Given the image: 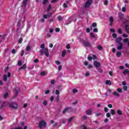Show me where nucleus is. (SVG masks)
Wrapping results in <instances>:
<instances>
[{
	"mask_svg": "<svg viewBox=\"0 0 129 129\" xmlns=\"http://www.w3.org/2000/svg\"><path fill=\"white\" fill-rule=\"evenodd\" d=\"M41 56H43L45 54L46 57H49L48 49L47 48H44L43 50L41 49L40 50Z\"/></svg>",
	"mask_w": 129,
	"mask_h": 129,
	"instance_id": "obj_1",
	"label": "nucleus"
},
{
	"mask_svg": "<svg viewBox=\"0 0 129 129\" xmlns=\"http://www.w3.org/2000/svg\"><path fill=\"white\" fill-rule=\"evenodd\" d=\"M47 126V123L46 121L44 120H41L38 124V126L39 128L42 129V128H45L46 126Z\"/></svg>",
	"mask_w": 129,
	"mask_h": 129,
	"instance_id": "obj_2",
	"label": "nucleus"
},
{
	"mask_svg": "<svg viewBox=\"0 0 129 129\" xmlns=\"http://www.w3.org/2000/svg\"><path fill=\"white\" fill-rule=\"evenodd\" d=\"M9 107H11V108H13V109H17L19 106L18 105V103L16 102H12L9 104Z\"/></svg>",
	"mask_w": 129,
	"mask_h": 129,
	"instance_id": "obj_3",
	"label": "nucleus"
},
{
	"mask_svg": "<svg viewBox=\"0 0 129 129\" xmlns=\"http://www.w3.org/2000/svg\"><path fill=\"white\" fill-rule=\"evenodd\" d=\"M93 0H87L86 4L85 5V8H89L92 5Z\"/></svg>",
	"mask_w": 129,
	"mask_h": 129,
	"instance_id": "obj_4",
	"label": "nucleus"
},
{
	"mask_svg": "<svg viewBox=\"0 0 129 129\" xmlns=\"http://www.w3.org/2000/svg\"><path fill=\"white\" fill-rule=\"evenodd\" d=\"M83 43L85 47H91V44L88 40H83Z\"/></svg>",
	"mask_w": 129,
	"mask_h": 129,
	"instance_id": "obj_5",
	"label": "nucleus"
},
{
	"mask_svg": "<svg viewBox=\"0 0 129 129\" xmlns=\"http://www.w3.org/2000/svg\"><path fill=\"white\" fill-rule=\"evenodd\" d=\"M123 48V44L122 43H119L117 44V49L119 50L122 49Z\"/></svg>",
	"mask_w": 129,
	"mask_h": 129,
	"instance_id": "obj_6",
	"label": "nucleus"
},
{
	"mask_svg": "<svg viewBox=\"0 0 129 129\" xmlns=\"http://www.w3.org/2000/svg\"><path fill=\"white\" fill-rule=\"evenodd\" d=\"M100 62L98 61L97 60H95L94 61V66L96 67V68H98V67H100Z\"/></svg>",
	"mask_w": 129,
	"mask_h": 129,
	"instance_id": "obj_7",
	"label": "nucleus"
},
{
	"mask_svg": "<svg viewBox=\"0 0 129 129\" xmlns=\"http://www.w3.org/2000/svg\"><path fill=\"white\" fill-rule=\"evenodd\" d=\"M21 22L25 23L26 22V16L24 15H22L21 18H20Z\"/></svg>",
	"mask_w": 129,
	"mask_h": 129,
	"instance_id": "obj_8",
	"label": "nucleus"
},
{
	"mask_svg": "<svg viewBox=\"0 0 129 129\" xmlns=\"http://www.w3.org/2000/svg\"><path fill=\"white\" fill-rule=\"evenodd\" d=\"M69 109H72V108L71 107H68L67 108H65L62 111V113L63 114H65L68 110H69Z\"/></svg>",
	"mask_w": 129,
	"mask_h": 129,
	"instance_id": "obj_9",
	"label": "nucleus"
},
{
	"mask_svg": "<svg viewBox=\"0 0 129 129\" xmlns=\"http://www.w3.org/2000/svg\"><path fill=\"white\" fill-rule=\"evenodd\" d=\"M122 40V38L121 37H118L115 39V42L117 43V44H119V43H122L120 42Z\"/></svg>",
	"mask_w": 129,
	"mask_h": 129,
	"instance_id": "obj_10",
	"label": "nucleus"
},
{
	"mask_svg": "<svg viewBox=\"0 0 129 129\" xmlns=\"http://www.w3.org/2000/svg\"><path fill=\"white\" fill-rule=\"evenodd\" d=\"M27 68V64L24 63L22 67L19 69V71L22 70V69H26Z\"/></svg>",
	"mask_w": 129,
	"mask_h": 129,
	"instance_id": "obj_11",
	"label": "nucleus"
},
{
	"mask_svg": "<svg viewBox=\"0 0 129 129\" xmlns=\"http://www.w3.org/2000/svg\"><path fill=\"white\" fill-rule=\"evenodd\" d=\"M109 22H110V26H112V23H113V18L112 17H110Z\"/></svg>",
	"mask_w": 129,
	"mask_h": 129,
	"instance_id": "obj_12",
	"label": "nucleus"
},
{
	"mask_svg": "<svg viewBox=\"0 0 129 129\" xmlns=\"http://www.w3.org/2000/svg\"><path fill=\"white\" fill-rule=\"evenodd\" d=\"M125 30L127 34H129V25H125Z\"/></svg>",
	"mask_w": 129,
	"mask_h": 129,
	"instance_id": "obj_13",
	"label": "nucleus"
},
{
	"mask_svg": "<svg viewBox=\"0 0 129 129\" xmlns=\"http://www.w3.org/2000/svg\"><path fill=\"white\" fill-rule=\"evenodd\" d=\"M112 92V90L111 89H108L107 90L106 93L105 94V95H108V94H109V93H111V92Z\"/></svg>",
	"mask_w": 129,
	"mask_h": 129,
	"instance_id": "obj_14",
	"label": "nucleus"
},
{
	"mask_svg": "<svg viewBox=\"0 0 129 129\" xmlns=\"http://www.w3.org/2000/svg\"><path fill=\"white\" fill-rule=\"evenodd\" d=\"M28 1L29 0H23V1L22 2V4L24 7H26V6H27V4L28 3Z\"/></svg>",
	"mask_w": 129,
	"mask_h": 129,
	"instance_id": "obj_15",
	"label": "nucleus"
},
{
	"mask_svg": "<svg viewBox=\"0 0 129 129\" xmlns=\"http://www.w3.org/2000/svg\"><path fill=\"white\" fill-rule=\"evenodd\" d=\"M92 112L91 110L89 109V110H87L86 114H87L88 115H91Z\"/></svg>",
	"mask_w": 129,
	"mask_h": 129,
	"instance_id": "obj_16",
	"label": "nucleus"
},
{
	"mask_svg": "<svg viewBox=\"0 0 129 129\" xmlns=\"http://www.w3.org/2000/svg\"><path fill=\"white\" fill-rule=\"evenodd\" d=\"M105 84H106V85H111V81H110V80H106L105 81Z\"/></svg>",
	"mask_w": 129,
	"mask_h": 129,
	"instance_id": "obj_17",
	"label": "nucleus"
},
{
	"mask_svg": "<svg viewBox=\"0 0 129 129\" xmlns=\"http://www.w3.org/2000/svg\"><path fill=\"white\" fill-rule=\"evenodd\" d=\"M128 73H129V70H125L123 72V74H124V75H125L126 74H128Z\"/></svg>",
	"mask_w": 129,
	"mask_h": 129,
	"instance_id": "obj_18",
	"label": "nucleus"
},
{
	"mask_svg": "<svg viewBox=\"0 0 129 129\" xmlns=\"http://www.w3.org/2000/svg\"><path fill=\"white\" fill-rule=\"evenodd\" d=\"M117 57H120L121 55V51H118L117 52L116 54Z\"/></svg>",
	"mask_w": 129,
	"mask_h": 129,
	"instance_id": "obj_19",
	"label": "nucleus"
},
{
	"mask_svg": "<svg viewBox=\"0 0 129 129\" xmlns=\"http://www.w3.org/2000/svg\"><path fill=\"white\" fill-rule=\"evenodd\" d=\"M97 49L98 50H99L100 51H101V50H102V49H103V47H102V46L99 45L97 46Z\"/></svg>",
	"mask_w": 129,
	"mask_h": 129,
	"instance_id": "obj_20",
	"label": "nucleus"
},
{
	"mask_svg": "<svg viewBox=\"0 0 129 129\" xmlns=\"http://www.w3.org/2000/svg\"><path fill=\"white\" fill-rule=\"evenodd\" d=\"M67 4H69V1H67L66 3L63 4V8H68V6L67 5Z\"/></svg>",
	"mask_w": 129,
	"mask_h": 129,
	"instance_id": "obj_21",
	"label": "nucleus"
},
{
	"mask_svg": "<svg viewBox=\"0 0 129 129\" xmlns=\"http://www.w3.org/2000/svg\"><path fill=\"white\" fill-rule=\"evenodd\" d=\"M49 2V0H43L42 4L44 6L47 5V3Z\"/></svg>",
	"mask_w": 129,
	"mask_h": 129,
	"instance_id": "obj_22",
	"label": "nucleus"
},
{
	"mask_svg": "<svg viewBox=\"0 0 129 129\" xmlns=\"http://www.w3.org/2000/svg\"><path fill=\"white\" fill-rule=\"evenodd\" d=\"M74 116H72L71 117H70L69 120H68V122L69 123H70V122H71L73 119V118H74Z\"/></svg>",
	"mask_w": 129,
	"mask_h": 129,
	"instance_id": "obj_23",
	"label": "nucleus"
},
{
	"mask_svg": "<svg viewBox=\"0 0 129 129\" xmlns=\"http://www.w3.org/2000/svg\"><path fill=\"white\" fill-rule=\"evenodd\" d=\"M3 80L4 81H7V80H8V77L7 76V75H4Z\"/></svg>",
	"mask_w": 129,
	"mask_h": 129,
	"instance_id": "obj_24",
	"label": "nucleus"
},
{
	"mask_svg": "<svg viewBox=\"0 0 129 129\" xmlns=\"http://www.w3.org/2000/svg\"><path fill=\"white\" fill-rule=\"evenodd\" d=\"M113 94L114 95H115V96H117V97H118V96H119V94H118V93L116 92H114L113 93Z\"/></svg>",
	"mask_w": 129,
	"mask_h": 129,
	"instance_id": "obj_25",
	"label": "nucleus"
},
{
	"mask_svg": "<svg viewBox=\"0 0 129 129\" xmlns=\"http://www.w3.org/2000/svg\"><path fill=\"white\" fill-rule=\"evenodd\" d=\"M92 27H93V28H95L96 27H97V24H96V23L95 22L93 23L92 24Z\"/></svg>",
	"mask_w": 129,
	"mask_h": 129,
	"instance_id": "obj_26",
	"label": "nucleus"
},
{
	"mask_svg": "<svg viewBox=\"0 0 129 129\" xmlns=\"http://www.w3.org/2000/svg\"><path fill=\"white\" fill-rule=\"evenodd\" d=\"M65 55H66V50H63L62 52L61 56H62V57H64V56H65Z\"/></svg>",
	"mask_w": 129,
	"mask_h": 129,
	"instance_id": "obj_27",
	"label": "nucleus"
},
{
	"mask_svg": "<svg viewBox=\"0 0 129 129\" xmlns=\"http://www.w3.org/2000/svg\"><path fill=\"white\" fill-rule=\"evenodd\" d=\"M110 112H111V114H112V115H114L115 113V111H114V110L112 109H111Z\"/></svg>",
	"mask_w": 129,
	"mask_h": 129,
	"instance_id": "obj_28",
	"label": "nucleus"
},
{
	"mask_svg": "<svg viewBox=\"0 0 129 129\" xmlns=\"http://www.w3.org/2000/svg\"><path fill=\"white\" fill-rule=\"evenodd\" d=\"M90 36L91 37V38H95V36L94 35V34H93V33L91 32L90 33Z\"/></svg>",
	"mask_w": 129,
	"mask_h": 129,
	"instance_id": "obj_29",
	"label": "nucleus"
},
{
	"mask_svg": "<svg viewBox=\"0 0 129 129\" xmlns=\"http://www.w3.org/2000/svg\"><path fill=\"white\" fill-rule=\"evenodd\" d=\"M117 114H119V115H121L122 114V112L120 111V110H118L117 111Z\"/></svg>",
	"mask_w": 129,
	"mask_h": 129,
	"instance_id": "obj_30",
	"label": "nucleus"
},
{
	"mask_svg": "<svg viewBox=\"0 0 129 129\" xmlns=\"http://www.w3.org/2000/svg\"><path fill=\"white\" fill-rule=\"evenodd\" d=\"M26 51H31V46H27L26 48Z\"/></svg>",
	"mask_w": 129,
	"mask_h": 129,
	"instance_id": "obj_31",
	"label": "nucleus"
},
{
	"mask_svg": "<svg viewBox=\"0 0 129 129\" xmlns=\"http://www.w3.org/2000/svg\"><path fill=\"white\" fill-rule=\"evenodd\" d=\"M55 94L56 95H59L60 94V91L58 90H55Z\"/></svg>",
	"mask_w": 129,
	"mask_h": 129,
	"instance_id": "obj_32",
	"label": "nucleus"
},
{
	"mask_svg": "<svg viewBox=\"0 0 129 129\" xmlns=\"http://www.w3.org/2000/svg\"><path fill=\"white\" fill-rule=\"evenodd\" d=\"M123 89L124 91H126L127 90V86H124L123 87Z\"/></svg>",
	"mask_w": 129,
	"mask_h": 129,
	"instance_id": "obj_33",
	"label": "nucleus"
},
{
	"mask_svg": "<svg viewBox=\"0 0 129 129\" xmlns=\"http://www.w3.org/2000/svg\"><path fill=\"white\" fill-rule=\"evenodd\" d=\"M58 21H62V20H63V18H62V17H61V16H58Z\"/></svg>",
	"mask_w": 129,
	"mask_h": 129,
	"instance_id": "obj_34",
	"label": "nucleus"
},
{
	"mask_svg": "<svg viewBox=\"0 0 129 129\" xmlns=\"http://www.w3.org/2000/svg\"><path fill=\"white\" fill-rule=\"evenodd\" d=\"M122 37L123 38H127L128 37V35L124 33L122 35Z\"/></svg>",
	"mask_w": 129,
	"mask_h": 129,
	"instance_id": "obj_35",
	"label": "nucleus"
},
{
	"mask_svg": "<svg viewBox=\"0 0 129 129\" xmlns=\"http://www.w3.org/2000/svg\"><path fill=\"white\" fill-rule=\"evenodd\" d=\"M51 8L52 6H51V5H49L48 7L47 8V12H49L50 10H51Z\"/></svg>",
	"mask_w": 129,
	"mask_h": 129,
	"instance_id": "obj_36",
	"label": "nucleus"
},
{
	"mask_svg": "<svg viewBox=\"0 0 129 129\" xmlns=\"http://www.w3.org/2000/svg\"><path fill=\"white\" fill-rule=\"evenodd\" d=\"M22 60H19L18 62V66H22Z\"/></svg>",
	"mask_w": 129,
	"mask_h": 129,
	"instance_id": "obj_37",
	"label": "nucleus"
},
{
	"mask_svg": "<svg viewBox=\"0 0 129 129\" xmlns=\"http://www.w3.org/2000/svg\"><path fill=\"white\" fill-rule=\"evenodd\" d=\"M88 60H89V61H91V60H92V56L88 55Z\"/></svg>",
	"mask_w": 129,
	"mask_h": 129,
	"instance_id": "obj_38",
	"label": "nucleus"
},
{
	"mask_svg": "<svg viewBox=\"0 0 129 129\" xmlns=\"http://www.w3.org/2000/svg\"><path fill=\"white\" fill-rule=\"evenodd\" d=\"M40 48L41 49H44V48H45V44L44 43L41 44L40 45Z\"/></svg>",
	"mask_w": 129,
	"mask_h": 129,
	"instance_id": "obj_39",
	"label": "nucleus"
},
{
	"mask_svg": "<svg viewBox=\"0 0 129 129\" xmlns=\"http://www.w3.org/2000/svg\"><path fill=\"white\" fill-rule=\"evenodd\" d=\"M117 91L118 92H119V93H121V92H122V90H121V89H120V88H118L117 89Z\"/></svg>",
	"mask_w": 129,
	"mask_h": 129,
	"instance_id": "obj_40",
	"label": "nucleus"
},
{
	"mask_svg": "<svg viewBox=\"0 0 129 129\" xmlns=\"http://www.w3.org/2000/svg\"><path fill=\"white\" fill-rule=\"evenodd\" d=\"M22 42H23V38H21L18 41L19 44H22Z\"/></svg>",
	"mask_w": 129,
	"mask_h": 129,
	"instance_id": "obj_41",
	"label": "nucleus"
},
{
	"mask_svg": "<svg viewBox=\"0 0 129 129\" xmlns=\"http://www.w3.org/2000/svg\"><path fill=\"white\" fill-rule=\"evenodd\" d=\"M40 75H41V76H45V75H46V73L45 72H42L40 73Z\"/></svg>",
	"mask_w": 129,
	"mask_h": 129,
	"instance_id": "obj_42",
	"label": "nucleus"
},
{
	"mask_svg": "<svg viewBox=\"0 0 129 129\" xmlns=\"http://www.w3.org/2000/svg\"><path fill=\"white\" fill-rule=\"evenodd\" d=\"M73 93H77V92H78V90L76 89H74L73 90Z\"/></svg>",
	"mask_w": 129,
	"mask_h": 129,
	"instance_id": "obj_43",
	"label": "nucleus"
},
{
	"mask_svg": "<svg viewBox=\"0 0 129 129\" xmlns=\"http://www.w3.org/2000/svg\"><path fill=\"white\" fill-rule=\"evenodd\" d=\"M93 32L94 33H97L98 32V29L97 28H94Z\"/></svg>",
	"mask_w": 129,
	"mask_h": 129,
	"instance_id": "obj_44",
	"label": "nucleus"
},
{
	"mask_svg": "<svg viewBox=\"0 0 129 129\" xmlns=\"http://www.w3.org/2000/svg\"><path fill=\"white\" fill-rule=\"evenodd\" d=\"M8 95H9V94L8 93H6L4 95V98H7V97H8Z\"/></svg>",
	"mask_w": 129,
	"mask_h": 129,
	"instance_id": "obj_45",
	"label": "nucleus"
},
{
	"mask_svg": "<svg viewBox=\"0 0 129 129\" xmlns=\"http://www.w3.org/2000/svg\"><path fill=\"white\" fill-rule=\"evenodd\" d=\"M81 128L82 129H87V127L85 126L84 125H82L81 126Z\"/></svg>",
	"mask_w": 129,
	"mask_h": 129,
	"instance_id": "obj_46",
	"label": "nucleus"
},
{
	"mask_svg": "<svg viewBox=\"0 0 129 129\" xmlns=\"http://www.w3.org/2000/svg\"><path fill=\"white\" fill-rule=\"evenodd\" d=\"M112 37H113V38H116L117 37V35H116V34L113 33L112 35Z\"/></svg>",
	"mask_w": 129,
	"mask_h": 129,
	"instance_id": "obj_47",
	"label": "nucleus"
},
{
	"mask_svg": "<svg viewBox=\"0 0 129 129\" xmlns=\"http://www.w3.org/2000/svg\"><path fill=\"white\" fill-rule=\"evenodd\" d=\"M127 42H128V39H127V38L124 39L123 43H126Z\"/></svg>",
	"mask_w": 129,
	"mask_h": 129,
	"instance_id": "obj_48",
	"label": "nucleus"
},
{
	"mask_svg": "<svg viewBox=\"0 0 129 129\" xmlns=\"http://www.w3.org/2000/svg\"><path fill=\"white\" fill-rule=\"evenodd\" d=\"M97 58V57L96 56V55L95 54L93 55V60H95Z\"/></svg>",
	"mask_w": 129,
	"mask_h": 129,
	"instance_id": "obj_49",
	"label": "nucleus"
},
{
	"mask_svg": "<svg viewBox=\"0 0 129 129\" xmlns=\"http://www.w3.org/2000/svg\"><path fill=\"white\" fill-rule=\"evenodd\" d=\"M106 116L107 117H110V116H111V115H110V113H107Z\"/></svg>",
	"mask_w": 129,
	"mask_h": 129,
	"instance_id": "obj_50",
	"label": "nucleus"
},
{
	"mask_svg": "<svg viewBox=\"0 0 129 129\" xmlns=\"http://www.w3.org/2000/svg\"><path fill=\"white\" fill-rule=\"evenodd\" d=\"M118 33L119 34H122V30H121V29H119L118 30Z\"/></svg>",
	"mask_w": 129,
	"mask_h": 129,
	"instance_id": "obj_51",
	"label": "nucleus"
},
{
	"mask_svg": "<svg viewBox=\"0 0 129 129\" xmlns=\"http://www.w3.org/2000/svg\"><path fill=\"white\" fill-rule=\"evenodd\" d=\"M24 50H22L21 51V56L22 57H23V56H24Z\"/></svg>",
	"mask_w": 129,
	"mask_h": 129,
	"instance_id": "obj_52",
	"label": "nucleus"
},
{
	"mask_svg": "<svg viewBox=\"0 0 129 129\" xmlns=\"http://www.w3.org/2000/svg\"><path fill=\"white\" fill-rule=\"evenodd\" d=\"M104 110L105 112H107L108 111V108L107 107H105L104 108Z\"/></svg>",
	"mask_w": 129,
	"mask_h": 129,
	"instance_id": "obj_53",
	"label": "nucleus"
},
{
	"mask_svg": "<svg viewBox=\"0 0 129 129\" xmlns=\"http://www.w3.org/2000/svg\"><path fill=\"white\" fill-rule=\"evenodd\" d=\"M125 11H126L125 7H122V12H123V13H125Z\"/></svg>",
	"mask_w": 129,
	"mask_h": 129,
	"instance_id": "obj_54",
	"label": "nucleus"
},
{
	"mask_svg": "<svg viewBox=\"0 0 129 129\" xmlns=\"http://www.w3.org/2000/svg\"><path fill=\"white\" fill-rule=\"evenodd\" d=\"M47 104H48V102H47V101L44 100V101H43V105H47Z\"/></svg>",
	"mask_w": 129,
	"mask_h": 129,
	"instance_id": "obj_55",
	"label": "nucleus"
},
{
	"mask_svg": "<svg viewBox=\"0 0 129 129\" xmlns=\"http://www.w3.org/2000/svg\"><path fill=\"white\" fill-rule=\"evenodd\" d=\"M16 52H17V51H16L15 49H13L12 51V54H16Z\"/></svg>",
	"mask_w": 129,
	"mask_h": 129,
	"instance_id": "obj_56",
	"label": "nucleus"
},
{
	"mask_svg": "<svg viewBox=\"0 0 129 129\" xmlns=\"http://www.w3.org/2000/svg\"><path fill=\"white\" fill-rule=\"evenodd\" d=\"M60 99V97L59 96V95H57L56 96V101H59Z\"/></svg>",
	"mask_w": 129,
	"mask_h": 129,
	"instance_id": "obj_57",
	"label": "nucleus"
},
{
	"mask_svg": "<svg viewBox=\"0 0 129 129\" xmlns=\"http://www.w3.org/2000/svg\"><path fill=\"white\" fill-rule=\"evenodd\" d=\"M84 65H85V66H88V61H85L84 62Z\"/></svg>",
	"mask_w": 129,
	"mask_h": 129,
	"instance_id": "obj_58",
	"label": "nucleus"
},
{
	"mask_svg": "<svg viewBox=\"0 0 129 129\" xmlns=\"http://www.w3.org/2000/svg\"><path fill=\"white\" fill-rule=\"evenodd\" d=\"M43 18H44V19H48V15H44L43 16Z\"/></svg>",
	"mask_w": 129,
	"mask_h": 129,
	"instance_id": "obj_59",
	"label": "nucleus"
},
{
	"mask_svg": "<svg viewBox=\"0 0 129 129\" xmlns=\"http://www.w3.org/2000/svg\"><path fill=\"white\" fill-rule=\"evenodd\" d=\"M110 32H111L112 33H114L115 32V30H114V29L111 28L110 29Z\"/></svg>",
	"mask_w": 129,
	"mask_h": 129,
	"instance_id": "obj_60",
	"label": "nucleus"
},
{
	"mask_svg": "<svg viewBox=\"0 0 129 129\" xmlns=\"http://www.w3.org/2000/svg\"><path fill=\"white\" fill-rule=\"evenodd\" d=\"M46 15L47 16L48 18H50V17H51V16H52V13H48Z\"/></svg>",
	"mask_w": 129,
	"mask_h": 129,
	"instance_id": "obj_61",
	"label": "nucleus"
},
{
	"mask_svg": "<svg viewBox=\"0 0 129 129\" xmlns=\"http://www.w3.org/2000/svg\"><path fill=\"white\" fill-rule=\"evenodd\" d=\"M55 63L56 64V65H60V61L56 60L55 61Z\"/></svg>",
	"mask_w": 129,
	"mask_h": 129,
	"instance_id": "obj_62",
	"label": "nucleus"
},
{
	"mask_svg": "<svg viewBox=\"0 0 129 129\" xmlns=\"http://www.w3.org/2000/svg\"><path fill=\"white\" fill-rule=\"evenodd\" d=\"M54 100V96H51L50 97V101H53Z\"/></svg>",
	"mask_w": 129,
	"mask_h": 129,
	"instance_id": "obj_63",
	"label": "nucleus"
},
{
	"mask_svg": "<svg viewBox=\"0 0 129 129\" xmlns=\"http://www.w3.org/2000/svg\"><path fill=\"white\" fill-rule=\"evenodd\" d=\"M66 48L67 49H70V44H68V45H67Z\"/></svg>",
	"mask_w": 129,
	"mask_h": 129,
	"instance_id": "obj_64",
	"label": "nucleus"
}]
</instances>
